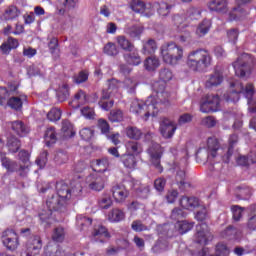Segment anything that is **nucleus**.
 I'll return each mask as SVG.
<instances>
[{"label":"nucleus","instance_id":"f257e3e1","mask_svg":"<svg viewBox=\"0 0 256 256\" xmlns=\"http://www.w3.org/2000/svg\"><path fill=\"white\" fill-rule=\"evenodd\" d=\"M152 90L156 93L155 96H149L148 99L143 101H135L131 104L130 111L135 115L144 116V120L147 121L149 117H157L159 113V103H167L169 93L165 92V82L162 80L152 83Z\"/></svg>","mask_w":256,"mask_h":256},{"label":"nucleus","instance_id":"f03ea898","mask_svg":"<svg viewBox=\"0 0 256 256\" xmlns=\"http://www.w3.org/2000/svg\"><path fill=\"white\" fill-rule=\"evenodd\" d=\"M213 57L207 49L198 48L190 51L186 59V65L194 73H203L211 67Z\"/></svg>","mask_w":256,"mask_h":256},{"label":"nucleus","instance_id":"7ed1b4c3","mask_svg":"<svg viewBox=\"0 0 256 256\" xmlns=\"http://www.w3.org/2000/svg\"><path fill=\"white\" fill-rule=\"evenodd\" d=\"M232 67L237 77H249L253 70L256 71V59L249 53H242L232 63Z\"/></svg>","mask_w":256,"mask_h":256},{"label":"nucleus","instance_id":"20e7f679","mask_svg":"<svg viewBox=\"0 0 256 256\" xmlns=\"http://www.w3.org/2000/svg\"><path fill=\"white\" fill-rule=\"evenodd\" d=\"M161 55L164 63L168 65H177L183 59V47L175 42H168L161 46Z\"/></svg>","mask_w":256,"mask_h":256},{"label":"nucleus","instance_id":"39448f33","mask_svg":"<svg viewBox=\"0 0 256 256\" xmlns=\"http://www.w3.org/2000/svg\"><path fill=\"white\" fill-rule=\"evenodd\" d=\"M42 248L43 240H41V236L35 235L26 242L21 251V256H37L41 253Z\"/></svg>","mask_w":256,"mask_h":256},{"label":"nucleus","instance_id":"423d86ee","mask_svg":"<svg viewBox=\"0 0 256 256\" xmlns=\"http://www.w3.org/2000/svg\"><path fill=\"white\" fill-rule=\"evenodd\" d=\"M241 93L245 96V87L243 83L239 80L230 83V91L224 94V99L226 103H237L241 97Z\"/></svg>","mask_w":256,"mask_h":256},{"label":"nucleus","instance_id":"0eeeda50","mask_svg":"<svg viewBox=\"0 0 256 256\" xmlns=\"http://www.w3.org/2000/svg\"><path fill=\"white\" fill-rule=\"evenodd\" d=\"M150 155V163L159 173H163V166L161 165V158L163 157V148L160 144H153L148 150Z\"/></svg>","mask_w":256,"mask_h":256},{"label":"nucleus","instance_id":"6e6552de","mask_svg":"<svg viewBox=\"0 0 256 256\" xmlns=\"http://www.w3.org/2000/svg\"><path fill=\"white\" fill-rule=\"evenodd\" d=\"M1 239L8 251H15L19 247V235L14 230H5Z\"/></svg>","mask_w":256,"mask_h":256},{"label":"nucleus","instance_id":"1a4fd4ad","mask_svg":"<svg viewBox=\"0 0 256 256\" xmlns=\"http://www.w3.org/2000/svg\"><path fill=\"white\" fill-rule=\"evenodd\" d=\"M86 183L92 191H103L105 189V179L97 173L89 174L86 177Z\"/></svg>","mask_w":256,"mask_h":256},{"label":"nucleus","instance_id":"9d476101","mask_svg":"<svg viewBox=\"0 0 256 256\" xmlns=\"http://www.w3.org/2000/svg\"><path fill=\"white\" fill-rule=\"evenodd\" d=\"M221 149V142L215 136L209 137L207 139V159L208 161H213L219 155V150Z\"/></svg>","mask_w":256,"mask_h":256},{"label":"nucleus","instance_id":"9b49d317","mask_svg":"<svg viewBox=\"0 0 256 256\" xmlns=\"http://www.w3.org/2000/svg\"><path fill=\"white\" fill-rule=\"evenodd\" d=\"M196 231V243H198V245H207L209 243V238L211 237L209 226L202 223L196 227Z\"/></svg>","mask_w":256,"mask_h":256},{"label":"nucleus","instance_id":"f8f14e48","mask_svg":"<svg viewBox=\"0 0 256 256\" xmlns=\"http://www.w3.org/2000/svg\"><path fill=\"white\" fill-rule=\"evenodd\" d=\"M175 131H177V126L173 123V121L164 118L160 123V133L164 139H171L173 135H175Z\"/></svg>","mask_w":256,"mask_h":256},{"label":"nucleus","instance_id":"ddd939ff","mask_svg":"<svg viewBox=\"0 0 256 256\" xmlns=\"http://www.w3.org/2000/svg\"><path fill=\"white\" fill-rule=\"evenodd\" d=\"M46 205L48 210H50L52 213L53 211H59L60 213H63V211L67 210V204L65 201L60 200V198L55 195H52L47 199Z\"/></svg>","mask_w":256,"mask_h":256},{"label":"nucleus","instance_id":"4468645a","mask_svg":"<svg viewBox=\"0 0 256 256\" xmlns=\"http://www.w3.org/2000/svg\"><path fill=\"white\" fill-rule=\"evenodd\" d=\"M113 199L116 203H124L129 197V190L123 184H116L111 188Z\"/></svg>","mask_w":256,"mask_h":256},{"label":"nucleus","instance_id":"2eb2a0df","mask_svg":"<svg viewBox=\"0 0 256 256\" xmlns=\"http://www.w3.org/2000/svg\"><path fill=\"white\" fill-rule=\"evenodd\" d=\"M123 59L127 63V65H133L134 67L141 65V63L143 62L141 60V55H139V50L135 47L133 48V50L123 54Z\"/></svg>","mask_w":256,"mask_h":256},{"label":"nucleus","instance_id":"dca6fc26","mask_svg":"<svg viewBox=\"0 0 256 256\" xmlns=\"http://www.w3.org/2000/svg\"><path fill=\"white\" fill-rule=\"evenodd\" d=\"M255 95V86L249 83L245 86V97L247 99V103L249 105L248 111L249 113H256V100L253 98Z\"/></svg>","mask_w":256,"mask_h":256},{"label":"nucleus","instance_id":"f3484780","mask_svg":"<svg viewBox=\"0 0 256 256\" xmlns=\"http://www.w3.org/2000/svg\"><path fill=\"white\" fill-rule=\"evenodd\" d=\"M92 235L95 241H98L99 243H106L107 240L105 239H111L109 230H107V227L103 225L95 226Z\"/></svg>","mask_w":256,"mask_h":256},{"label":"nucleus","instance_id":"a211bd4d","mask_svg":"<svg viewBox=\"0 0 256 256\" xmlns=\"http://www.w3.org/2000/svg\"><path fill=\"white\" fill-rule=\"evenodd\" d=\"M239 141V136L237 134L230 135L228 139V149L227 152L222 156L223 163H229L231 157H233V152L235 151V145Z\"/></svg>","mask_w":256,"mask_h":256},{"label":"nucleus","instance_id":"6ab92c4d","mask_svg":"<svg viewBox=\"0 0 256 256\" xmlns=\"http://www.w3.org/2000/svg\"><path fill=\"white\" fill-rule=\"evenodd\" d=\"M56 191L60 200L67 204V201L71 199V188L64 182L56 183Z\"/></svg>","mask_w":256,"mask_h":256},{"label":"nucleus","instance_id":"aec40b11","mask_svg":"<svg viewBox=\"0 0 256 256\" xmlns=\"http://www.w3.org/2000/svg\"><path fill=\"white\" fill-rule=\"evenodd\" d=\"M120 163L124 165L125 169H130V171H134V169H137V157L135 156V154H122L120 156Z\"/></svg>","mask_w":256,"mask_h":256},{"label":"nucleus","instance_id":"412c9836","mask_svg":"<svg viewBox=\"0 0 256 256\" xmlns=\"http://www.w3.org/2000/svg\"><path fill=\"white\" fill-rule=\"evenodd\" d=\"M87 101V93H85L83 90H78L73 99L69 102V106L72 107V109H79V107L85 105Z\"/></svg>","mask_w":256,"mask_h":256},{"label":"nucleus","instance_id":"4be33fe9","mask_svg":"<svg viewBox=\"0 0 256 256\" xmlns=\"http://www.w3.org/2000/svg\"><path fill=\"white\" fill-rule=\"evenodd\" d=\"M223 79V72L215 70L212 74L208 76L205 85L208 89H211V87H219V85L223 83Z\"/></svg>","mask_w":256,"mask_h":256},{"label":"nucleus","instance_id":"5701e85b","mask_svg":"<svg viewBox=\"0 0 256 256\" xmlns=\"http://www.w3.org/2000/svg\"><path fill=\"white\" fill-rule=\"evenodd\" d=\"M208 9H210V11H215L216 13L222 14H225L227 11H229L227 0H211L208 3Z\"/></svg>","mask_w":256,"mask_h":256},{"label":"nucleus","instance_id":"b1692460","mask_svg":"<svg viewBox=\"0 0 256 256\" xmlns=\"http://www.w3.org/2000/svg\"><path fill=\"white\" fill-rule=\"evenodd\" d=\"M19 47V40L14 37H8L6 42H3L0 46V51L2 55H9L13 49H17Z\"/></svg>","mask_w":256,"mask_h":256},{"label":"nucleus","instance_id":"393cba45","mask_svg":"<svg viewBox=\"0 0 256 256\" xmlns=\"http://www.w3.org/2000/svg\"><path fill=\"white\" fill-rule=\"evenodd\" d=\"M11 129L18 137H26L29 134V128L21 120L11 122Z\"/></svg>","mask_w":256,"mask_h":256},{"label":"nucleus","instance_id":"a878e982","mask_svg":"<svg viewBox=\"0 0 256 256\" xmlns=\"http://www.w3.org/2000/svg\"><path fill=\"white\" fill-rule=\"evenodd\" d=\"M18 159L24 163V165H21L18 169L20 177H26L27 172H25V170L29 169V152L26 150H20L18 153Z\"/></svg>","mask_w":256,"mask_h":256},{"label":"nucleus","instance_id":"bb28decb","mask_svg":"<svg viewBox=\"0 0 256 256\" xmlns=\"http://www.w3.org/2000/svg\"><path fill=\"white\" fill-rule=\"evenodd\" d=\"M91 167L94 173H105V171L109 169V159L102 158V159L93 160L91 162Z\"/></svg>","mask_w":256,"mask_h":256},{"label":"nucleus","instance_id":"cd10ccee","mask_svg":"<svg viewBox=\"0 0 256 256\" xmlns=\"http://www.w3.org/2000/svg\"><path fill=\"white\" fill-rule=\"evenodd\" d=\"M124 33L129 35L131 39H141V35H143V27L139 25L126 24L124 27Z\"/></svg>","mask_w":256,"mask_h":256},{"label":"nucleus","instance_id":"c85d7f7f","mask_svg":"<svg viewBox=\"0 0 256 256\" xmlns=\"http://www.w3.org/2000/svg\"><path fill=\"white\" fill-rule=\"evenodd\" d=\"M180 207L182 209H197L199 207V198L182 196L180 199Z\"/></svg>","mask_w":256,"mask_h":256},{"label":"nucleus","instance_id":"c756f323","mask_svg":"<svg viewBox=\"0 0 256 256\" xmlns=\"http://www.w3.org/2000/svg\"><path fill=\"white\" fill-rule=\"evenodd\" d=\"M71 96V93L69 92V84L63 83L62 85H59V87L56 90V98L59 101V103H63L69 99Z\"/></svg>","mask_w":256,"mask_h":256},{"label":"nucleus","instance_id":"7c9ffc66","mask_svg":"<svg viewBox=\"0 0 256 256\" xmlns=\"http://www.w3.org/2000/svg\"><path fill=\"white\" fill-rule=\"evenodd\" d=\"M44 142L46 147H51L57 143V130H55V127H49L46 129Z\"/></svg>","mask_w":256,"mask_h":256},{"label":"nucleus","instance_id":"2f4dec72","mask_svg":"<svg viewBox=\"0 0 256 256\" xmlns=\"http://www.w3.org/2000/svg\"><path fill=\"white\" fill-rule=\"evenodd\" d=\"M117 45L122 49V51H125L126 53L128 51H133V48L135 47V44L131 42L126 36L120 35L116 37Z\"/></svg>","mask_w":256,"mask_h":256},{"label":"nucleus","instance_id":"473e14b6","mask_svg":"<svg viewBox=\"0 0 256 256\" xmlns=\"http://www.w3.org/2000/svg\"><path fill=\"white\" fill-rule=\"evenodd\" d=\"M108 221L110 223H121V221H125V212L119 208H113L108 213Z\"/></svg>","mask_w":256,"mask_h":256},{"label":"nucleus","instance_id":"72a5a7b5","mask_svg":"<svg viewBox=\"0 0 256 256\" xmlns=\"http://www.w3.org/2000/svg\"><path fill=\"white\" fill-rule=\"evenodd\" d=\"M195 227V222H189L187 220H181L176 222L175 229L180 235H185V233H189L191 229Z\"/></svg>","mask_w":256,"mask_h":256},{"label":"nucleus","instance_id":"f704fd0d","mask_svg":"<svg viewBox=\"0 0 256 256\" xmlns=\"http://www.w3.org/2000/svg\"><path fill=\"white\" fill-rule=\"evenodd\" d=\"M126 153H130L137 157V155H141V153H143V146H141V143L137 141H128L126 143Z\"/></svg>","mask_w":256,"mask_h":256},{"label":"nucleus","instance_id":"c9c22d12","mask_svg":"<svg viewBox=\"0 0 256 256\" xmlns=\"http://www.w3.org/2000/svg\"><path fill=\"white\" fill-rule=\"evenodd\" d=\"M53 215V212L51 210H42L39 214L38 217L40 219L41 225H43L46 229L51 227L52 221H51V216Z\"/></svg>","mask_w":256,"mask_h":256},{"label":"nucleus","instance_id":"e433bc0d","mask_svg":"<svg viewBox=\"0 0 256 256\" xmlns=\"http://www.w3.org/2000/svg\"><path fill=\"white\" fill-rule=\"evenodd\" d=\"M7 105L14 111H21L23 109V98L17 96H10L7 99Z\"/></svg>","mask_w":256,"mask_h":256},{"label":"nucleus","instance_id":"4c0bfd02","mask_svg":"<svg viewBox=\"0 0 256 256\" xmlns=\"http://www.w3.org/2000/svg\"><path fill=\"white\" fill-rule=\"evenodd\" d=\"M211 30V20L204 19L196 28V35L198 37H205Z\"/></svg>","mask_w":256,"mask_h":256},{"label":"nucleus","instance_id":"58836bf2","mask_svg":"<svg viewBox=\"0 0 256 256\" xmlns=\"http://www.w3.org/2000/svg\"><path fill=\"white\" fill-rule=\"evenodd\" d=\"M21 15V10L17 8V6H9L4 12L5 21H13V19H17Z\"/></svg>","mask_w":256,"mask_h":256},{"label":"nucleus","instance_id":"ea45409f","mask_svg":"<svg viewBox=\"0 0 256 256\" xmlns=\"http://www.w3.org/2000/svg\"><path fill=\"white\" fill-rule=\"evenodd\" d=\"M77 1L79 0H58V9L60 15H64L66 9H75Z\"/></svg>","mask_w":256,"mask_h":256},{"label":"nucleus","instance_id":"a19ab883","mask_svg":"<svg viewBox=\"0 0 256 256\" xmlns=\"http://www.w3.org/2000/svg\"><path fill=\"white\" fill-rule=\"evenodd\" d=\"M156 9L157 13L161 15V17H167V15L171 13V9H173V6L165 1H160L156 3Z\"/></svg>","mask_w":256,"mask_h":256},{"label":"nucleus","instance_id":"79ce46f5","mask_svg":"<svg viewBox=\"0 0 256 256\" xmlns=\"http://www.w3.org/2000/svg\"><path fill=\"white\" fill-rule=\"evenodd\" d=\"M143 136V132L135 126H129L126 128V137L128 139H134V141H139Z\"/></svg>","mask_w":256,"mask_h":256},{"label":"nucleus","instance_id":"37998d69","mask_svg":"<svg viewBox=\"0 0 256 256\" xmlns=\"http://www.w3.org/2000/svg\"><path fill=\"white\" fill-rule=\"evenodd\" d=\"M7 147L11 153H17L21 149V140L15 136H10L7 140Z\"/></svg>","mask_w":256,"mask_h":256},{"label":"nucleus","instance_id":"c03bdc74","mask_svg":"<svg viewBox=\"0 0 256 256\" xmlns=\"http://www.w3.org/2000/svg\"><path fill=\"white\" fill-rule=\"evenodd\" d=\"M65 228L58 226L53 230L52 241L54 243H63L65 241Z\"/></svg>","mask_w":256,"mask_h":256},{"label":"nucleus","instance_id":"a18cd8bd","mask_svg":"<svg viewBox=\"0 0 256 256\" xmlns=\"http://www.w3.org/2000/svg\"><path fill=\"white\" fill-rule=\"evenodd\" d=\"M103 53L108 55V57H117L119 55V48H117L115 43L108 42L103 48Z\"/></svg>","mask_w":256,"mask_h":256},{"label":"nucleus","instance_id":"49530a36","mask_svg":"<svg viewBox=\"0 0 256 256\" xmlns=\"http://www.w3.org/2000/svg\"><path fill=\"white\" fill-rule=\"evenodd\" d=\"M185 177V170H179L176 174V182L180 191H186L187 186L189 187V183L185 182Z\"/></svg>","mask_w":256,"mask_h":256},{"label":"nucleus","instance_id":"de8ad7c7","mask_svg":"<svg viewBox=\"0 0 256 256\" xmlns=\"http://www.w3.org/2000/svg\"><path fill=\"white\" fill-rule=\"evenodd\" d=\"M159 65H161V63L159 62V58L157 57H148L144 61V67L146 71H155V69H157Z\"/></svg>","mask_w":256,"mask_h":256},{"label":"nucleus","instance_id":"09e8293b","mask_svg":"<svg viewBox=\"0 0 256 256\" xmlns=\"http://www.w3.org/2000/svg\"><path fill=\"white\" fill-rule=\"evenodd\" d=\"M142 51L145 55H153L157 51V42L154 39H149L144 43Z\"/></svg>","mask_w":256,"mask_h":256},{"label":"nucleus","instance_id":"8fccbe9b","mask_svg":"<svg viewBox=\"0 0 256 256\" xmlns=\"http://www.w3.org/2000/svg\"><path fill=\"white\" fill-rule=\"evenodd\" d=\"M62 113L61 108L54 107L48 112L47 119L55 123L61 119Z\"/></svg>","mask_w":256,"mask_h":256},{"label":"nucleus","instance_id":"3c124183","mask_svg":"<svg viewBox=\"0 0 256 256\" xmlns=\"http://www.w3.org/2000/svg\"><path fill=\"white\" fill-rule=\"evenodd\" d=\"M238 194L237 198L241 199L242 201H247L248 199H251V195H253V191L249 187H238Z\"/></svg>","mask_w":256,"mask_h":256},{"label":"nucleus","instance_id":"603ef678","mask_svg":"<svg viewBox=\"0 0 256 256\" xmlns=\"http://www.w3.org/2000/svg\"><path fill=\"white\" fill-rule=\"evenodd\" d=\"M207 100L210 105V109L212 110V113L217 112V110L219 109V105L221 103L219 95H210L207 97Z\"/></svg>","mask_w":256,"mask_h":256},{"label":"nucleus","instance_id":"864d4df0","mask_svg":"<svg viewBox=\"0 0 256 256\" xmlns=\"http://www.w3.org/2000/svg\"><path fill=\"white\" fill-rule=\"evenodd\" d=\"M243 15H247L245 11L238 5L237 8H233V10L229 13V21H238L239 18L243 17Z\"/></svg>","mask_w":256,"mask_h":256},{"label":"nucleus","instance_id":"5fc2aeb1","mask_svg":"<svg viewBox=\"0 0 256 256\" xmlns=\"http://www.w3.org/2000/svg\"><path fill=\"white\" fill-rule=\"evenodd\" d=\"M145 7V2L141 0H132L130 2V8L132 11H134V13H143L145 11Z\"/></svg>","mask_w":256,"mask_h":256},{"label":"nucleus","instance_id":"6e6d98bb","mask_svg":"<svg viewBox=\"0 0 256 256\" xmlns=\"http://www.w3.org/2000/svg\"><path fill=\"white\" fill-rule=\"evenodd\" d=\"M221 237L224 239H235L237 237V228L234 226H228L224 231L221 232Z\"/></svg>","mask_w":256,"mask_h":256},{"label":"nucleus","instance_id":"4d7b16f0","mask_svg":"<svg viewBox=\"0 0 256 256\" xmlns=\"http://www.w3.org/2000/svg\"><path fill=\"white\" fill-rule=\"evenodd\" d=\"M98 129H100L102 135H105L106 137H109V131H111V126L109 125V122L105 119H99L98 120Z\"/></svg>","mask_w":256,"mask_h":256},{"label":"nucleus","instance_id":"13d9d810","mask_svg":"<svg viewBox=\"0 0 256 256\" xmlns=\"http://www.w3.org/2000/svg\"><path fill=\"white\" fill-rule=\"evenodd\" d=\"M170 217L173 221L178 222L181 221V219H185L187 217V214L181 208H174L171 212Z\"/></svg>","mask_w":256,"mask_h":256},{"label":"nucleus","instance_id":"bf43d9fd","mask_svg":"<svg viewBox=\"0 0 256 256\" xmlns=\"http://www.w3.org/2000/svg\"><path fill=\"white\" fill-rule=\"evenodd\" d=\"M109 121H111V123H121V121H123V111L112 110L109 115Z\"/></svg>","mask_w":256,"mask_h":256},{"label":"nucleus","instance_id":"052dcab7","mask_svg":"<svg viewBox=\"0 0 256 256\" xmlns=\"http://www.w3.org/2000/svg\"><path fill=\"white\" fill-rule=\"evenodd\" d=\"M231 211L234 221H241V218L243 217V211H245V208L239 205H233L231 207Z\"/></svg>","mask_w":256,"mask_h":256},{"label":"nucleus","instance_id":"680f3d73","mask_svg":"<svg viewBox=\"0 0 256 256\" xmlns=\"http://www.w3.org/2000/svg\"><path fill=\"white\" fill-rule=\"evenodd\" d=\"M186 16L191 21H197V19H201V11L195 7H191L187 10Z\"/></svg>","mask_w":256,"mask_h":256},{"label":"nucleus","instance_id":"e2e57ef3","mask_svg":"<svg viewBox=\"0 0 256 256\" xmlns=\"http://www.w3.org/2000/svg\"><path fill=\"white\" fill-rule=\"evenodd\" d=\"M99 207L100 209H109L111 205H113V200L111 199V196L104 195L99 200Z\"/></svg>","mask_w":256,"mask_h":256},{"label":"nucleus","instance_id":"0e129e2a","mask_svg":"<svg viewBox=\"0 0 256 256\" xmlns=\"http://www.w3.org/2000/svg\"><path fill=\"white\" fill-rule=\"evenodd\" d=\"M159 78L160 81L167 83V81H171V79H173V72H171L169 68L161 69L159 73Z\"/></svg>","mask_w":256,"mask_h":256},{"label":"nucleus","instance_id":"69168bd1","mask_svg":"<svg viewBox=\"0 0 256 256\" xmlns=\"http://www.w3.org/2000/svg\"><path fill=\"white\" fill-rule=\"evenodd\" d=\"M206 219H209V210H207V207H202L198 212L195 214V220L196 221H206Z\"/></svg>","mask_w":256,"mask_h":256},{"label":"nucleus","instance_id":"338daca9","mask_svg":"<svg viewBox=\"0 0 256 256\" xmlns=\"http://www.w3.org/2000/svg\"><path fill=\"white\" fill-rule=\"evenodd\" d=\"M136 193L141 199H147L149 193H151V188H149V185H142L136 189Z\"/></svg>","mask_w":256,"mask_h":256},{"label":"nucleus","instance_id":"774afa93","mask_svg":"<svg viewBox=\"0 0 256 256\" xmlns=\"http://www.w3.org/2000/svg\"><path fill=\"white\" fill-rule=\"evenodd\" d=\"M227 37L230 43H237V40L239 39V29L233 28L227 31Z\"/></svg>","mask_w":256,"mask_h":256}]
</instances>
